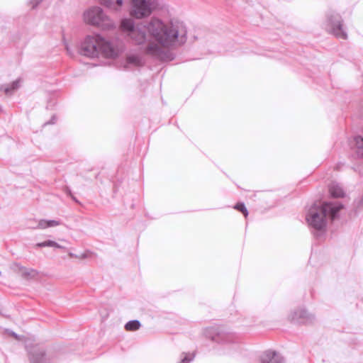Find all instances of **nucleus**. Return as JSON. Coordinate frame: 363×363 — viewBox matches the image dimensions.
I'll return each instance as SVG.
<instances>
[{
    "instance_id": "14",
    "label": "nucleus",
    "mask_w": 363,
    "mask_h": 363,
    "mask_svg": "<svg viewBox=\"0 0 363 363\" xmlns=\"http://www.w3.org/2000/svg\"><path fill=\"white\" fill-rule=\"evenodd\" d=\"M20 87V79L13 81L10 84L2 85L0 86V90L4 91L6 95H11Z\"/></svg>"
},
{
    "instance_id": "16",
    "label": "nucleus",
    "mask_w": 363,
    "mask_h": 363,
    "mask_svg": "<svg viewBox=\"0 0 363 363\" xmlns=\"http://www.w3.org/2000/svg\"><path fill=\"white\" fill-rule=\"evenodd\" d=\"M11 269L15 271H18V272H21L22 276H23L24 277L31 276L32 274L35 272L33 269H27L23 266H21L18 263H13L11 266Z\"/></svg>"
},
{
    "instance_id": "11",
    "label": "nucleus",
    "mask_w": 363,
    "mask_h": 363,
    "mask_svg": "<svg viewBox=\"0 0 363 363\" xmlns=\"http://www.w3.org/2000/svg\"><path fill=\"white\" fill-rule=\"evenodd\" d=\"M351 149L357 157H363V138L355 136L350 141Z\"/></svg>"
},
{
    "instance_id": "8",
    "label": "nucleus",
    "mask_w": 363,
    "mask_h": 363,
    "mask_svg": "<svg viewBox=\"0 0 363 363\" xmlns=\"http://www.w3.org/2000/svg\"><path fill=\"white\" fill-rule=\"evenodd\" d=\"M287 319L295 325H310L315 322V316L305 308L299 307L291 311Z\"/></svg>"
},
{
    "instance_id": "4",
    "label": "nucleus",
    "mask_w": 363,
    "mask_h": 363,
    "mask_svg": "<svg viewBox=\"0 0 363 363\" xmlns=\"http://www.w3.org/2000/svg\"><path fill=\"white\" fill-rule=\"evenodd\" d=\"M84 18L86 23L97 26L103 30H108L114 26L113 21L99 6H94L85 11Z\"/></svg>"
},
{
    "instance_id": "7",
    "label": "nucleus",
    "mask_w": 363,
    "mask_h": 363,
    "mask_svg": "<svg viewBox=\"0 0 363 363\" xmlns=\"http://www.w3.org/2000/svg\"><path fill=\"white\" fill-rule=\"evenodd\" d=\"M325 29L340 39H347V34L343 29L342 17L334 11H330L327 14Z\"/></svg>"
},
{
    "instance_id": "6",
    "label": "nucleus",
    "mask_w": 363,
    "mask_h": 363,
    "mask_svg": "<svg viewBox=\"0 0 363 363\" xmlns=\"http://www.w3.org/2000/svg\"><path fill=\"white\" fill-rule=\"evenodd\" d=\"M206 339L221 344H235L238 338L235 333H228L218 326L212 327L206 330Z\"/></svg>"
},
{
    "instance_id": "1",
    "label": "nucleus",
    "mask_w": 363,
    "mask_h": 363,
    "mask_svg": "<svg viewBox=\"0 0 363 363\" xmlns=\"http://www.w3.org/2000/svg\"><path fill=\"white\" fill-rule=\"evenodd\" d=\"M121 28L127 33L132 43L146 44L145 52L161 61H172L174 55L168 49L181 46L187 40L184 23L175 18L162 20L152 17L136 26L132 19L124 18Z\"/></svg>"
},
{
    "instance_id": "24",
    "label": "nucleus",
    "mask_w": 363,
    "mask_h": 363,
    "mask_svg": "<svg viewBox=\"0 0 363 363\" xmlns=\"http://www.w3.org/2000/svg\"><path fill=\"white\" fill-rule=\"evenodd\" d=\"M43 0H30L32 8L35 9Z\"/></svg>"
},
{
    "instance_id": "5",
    "label": "nucleus",
    "mask_w": 363,
    "mask_h": 363,
    "mask_svg": "<svg viewBox=\"0 0 363 363\" xmlns=\"http://www.w3.org/2000/svg\"><path fill=\"white\" fill-rule=\"evenodd\" d=\"M130 14L137 19L150 16L157 6L156 0H130Z\"/></svg>"
},
{
    "instance_id": "13",
    "label": "nucleus",
    "mask_w": 363,
    "mask_h": 363,
    "mask_svg": "<svg viewBox=\"0 0 363 363\" xmlns=\"http://www.w3.org/2000/svg\"><path fill=\"white\" fill-rule=\"evenodd\" d=\"M125 63V68H128V66L141 67L144 64L142 57L138 55H128L126 57Z\"/></svg>"
},
{
    "instance_id": "26",
    "label": "nucleus",
    "mask_w": 363,
    "mask_h": 363,
    "mask_svg": "<svg viewBox=\"0 0 363 363\" xmlns=\"http://www.w3.org/2000/svg\"><path fill=\"white\" fill-rule=\"evenodd\" d=\"M357 207L362 208L363 207V196L357 201Z\"/></svg>"
},
{
    "instance_id": "12",
    "label": "nucleus",
    "mask_w": 363,
    "mask_h": 363,
    "mask_svg": "<svg viewBox=\"0 0 363 363\" xmlns=\"http://www.w3.org/2000/svg\"><path fill=\"white\" fill-rule=\"evenodd\" d=\"M328 189L331 196L334 198L345 196V191L342 187L336 182H332L328 186Z\"/></svg>"
},
{
    "instance_id": "28",
    "label": "nucleus",
    "mask_w": 363,
    "mask_h": 363,
    "mask_svg": "<svg viewBox=\"0 0 363 363\" xmlns=\"http://www.w3.org/2000/svg\"><path fill=\"white\" fill-rule=\"evenodd\" d=\"M66 49H67V52H68L69 55H71L72 53H71V52L69 51V48H68V46H67V45H66Z\"/></svg>"
},
{
    "instance_id": "21",
    "label": "nucleus",
    "mask_w": 363,
    "mask_h": 363,
    "mask_svg": "<svg viewBox=\"0 0 363 363\" xmlns=\"http://www.w3.org/2000/svg\"><path fill=\"white\" fill-rule=\"evenodd\" d=\"M91 254H92V252H91L89 250H86L84 252L79 254V255L74 254V253H72V252H69L68 255L70 257H74V258H77V259H84L89 257V256Z\"/></svg>"
},
{
    "instance_id": "22",
    "label": "nucleus",
    "mask_w": 363,
    "mask_h": 363,
    "mask_svg": "<svg viewBox=\"0 0 363 363\" xmlns=\"http://www.w3.org/2000/svg\"><path fill=\"white\" fill-rule=\"evenodd\" d=\"M37 228L45 229L48 228V220L42 219L38 221Z\"/></svg>"
},
{
    "instance_id": "20",
    "label": "nucleus",
    "mask_w": 363,
    "mask_h": 363,
    "mask_svg": "<svg viewBox=\"0 0 363 363\" xmlns=\"http://www.w3.org/2000/svg\"><path fill=\"white\" fill-rule=\"evenodd\" d=\"M235 210L237 211H240L243 216L247 218V216H248V211L244 203L242 202H239L238 203H236L234 207H233Z\"/></svg>"
},
{
    "instance_id": "2",
    "label": "nucleus",
    "mask_w": 363,
    "mask_h": 363,
    "mask_svg": "<svg viewBox=\"0 0 363 363\" xmlns=\"http://www.w3.org/2000/svg\"><path fill=\"white\" fill-rule=\"evenodd\" d=\"M342 208L340 202H325L320 206L315 203L309 208L306 220L316 238L325 234L328 219L335 220Z\"/></svg>"
},
{
    "instance_id": "17",
    "label": "nucleus",
    "mask_w": 363,
    "mask_h": 363,
    "mask_svg": "<svg viewBox=\"0 0 363 363\" xmlns=\"http://www.w3.org/2000/svg\"><path fill=\"white\" fill-rule=\"evenodd\" d=\"M141 326L140 322L138 320H132L125 325V329L128 331H135L138 330Z\"/></svg>"
},
{
    "instance_id": "19",
    "label": "nucleus",
    "mask_w": 363,
    "mask_h": 363,
    "mask_svg": "<svg viewBox=\"0 0 363 363\" xmlns=\"http://www.w3.org/2000/svg\"><path fill=\"white\" fill-rule=\"evenodd\" d=\"M194 353L182 352L180 355V361L179 363H190L194 360Z\"/></svg>"
},
{
    "instance_id": "27",
    "label": "nucleus",
    "mask_w": 363,
    "mask_h": 363,
    "mask_svg": "<svg viewBox=\"0 0 363 363\" xmlns=\"http://www.w3.org/2000/svg\"><path fill=\"white\" fill-rule=\"evenodd\" d=\"M11 335H12V336H13L15 338L18 339V335H17V334H16V333H15L14 332H12V333H11Z\"/></svg>"
},
{
    "instance_id": "23",
    "label": "nucleus",
    "mask_w": 363,
    "mask_h": 363,
    "mask_svg": "<svg viewBox=\"0 0 363 363\" xmlns=\"http://www.w3.org/2000/svg\"><path fill=\"white\" fill-rule=\"evenodd\" d=\"M60 225V221L55 220H48V228L55 227Z\"/></svg>"
},
{
    "instance_id": "25",
    "label": "nucleus",
    "mask_w": 363,
    "mask_h": 363,
    "mask_svg": "<svg viewBox=\"0 0 363 363\" xmlns=\"http://www.w3.org/2000/svg\"><path fill=\"white\" fill-rule=\"evenodd\" d=\"M56 120H57L56 116H52L51 119L49 121L46 122L44 125H48V124H55L56 122Z\"/></svg>"
},
{
    "instance_id": "18",
    "label": "nucleus",
    "mask_w": 363,
    "mask_h": 363,
    "mask_svg": "<svg viewBox=\"0 0 363 363\" xmlns=\"http://www.w3.org/2000/svg\"><path fill=\"white\" fill-rule=\"evenodd\" d=\"M36 246L38 247H52L60 248V249L64 248V247H62V245H59L55 241L50 240H45V241L42 242H38V243L36 244Z\"/></svg>"
},
{
    "instance_id": "15",
    "label": "nucleus",
    "mask_w": 363,
    "mask_h": 363,
    "mask_svg": "<svg viewBox=\"0 0 363 363\" xmlns=\"http://www.w3.org/2000/svg\"><path fill=\"white\" fill-rule=\"evenodd\" d=\"M100 3L109 9L118 10L123 5V0H101Z\"/></svg>"
},
{
    "instance_id": "3",
    "label": "nucleus",
    "mask_w": 363,
    "mask_h": 363,
    "mask_svg": "<svg viewBox=\"0 0 363 363\" xmlns=\"http://www.w3.org/2000/svg\"><path fill=\"white\" fill-rule=\"evenodd\" d=\"M123 50L122 43L107 41L99 35H87L80 47L81 55L91 58L98 57L100 55L106 58H115Z\"/></svg>"
},
{
    "instance_id": "10",
    "label": "nucleus",
    "mask_w": 363,
    "mask_h": 363,
    "mask_svg": "<svg viewBox=\"0 0 363 363\" xmlns=\"http://www.w3.org/2000/svg\"><path fill=\"white\" fill-rule=\"evenodd\" d=\"M257 363H284V359L280 353L267 350L259 355Z\"/></svg>"
},
{
    "instance_id": "9",
    "label": "nucleus",
    "mask_w": 363,
    "mask_h": 363,
    "mask_svg": "<svg viewBox=\"0 0 363 363\" xmlns=\"http://www.w3.org/2000/svg\"><path fill=\"white\" fill-rule=\"evenodd\" d=\"M26 349L29 353V359L30 363H50L45 355L44 349L39 346L30 347L26 346Z\"/></svg>"
}]
</instances>
